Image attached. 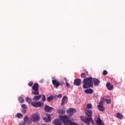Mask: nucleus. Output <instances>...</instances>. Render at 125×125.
<instances>
[{"instance_id": "f257e3e1", "label": "nucleus", "mask_w": 125, "mask_h": 125, "mask_svg": "<svg viewBox=\"0 0 125 125\" xmlns=\"http://www.w3.org/2000/svg\"><path fill=\"white\" fill-rule=\"evenodd\" d=\"M83 83V87L84 89L93 87V80L92 79H84Z\"/></svg>"}, {"instance_id": "f03ea898", "label": "nucleus", "mask_w": 125, "mask_h": 125, "mask_svg": "<svg viewBox=\"0 0 125 125\" xmlns=\"http://www.w3.org/2000/svg\"><path fill=\"white\" fill-rule=\"evenodd\" d=\"M80 119L81 121H82V122H83V123H85L86 125H90V122L92 125L94 124V121L92 120V117L87 118L84 117L83 116H81Z\"/></svg>"}, {"instance_id": "7ed1b4c3", "label": "nucleus", "mask_w": 125, "mask_h": 125, "mask_svg": "<svg viewBox=\"0 0 125 125\" xmlns=\"http://www.w3.org/2000/svg\"><path fill=\"white\" fill-rule=\"evenodd\" d=\"M32 89L33 90L32 92V94H34V95H39L40 94V92H39V84L38 83H35L33 84Z\"/></svg>"}, {"instance_id": "20e7f679", "label": "nucleus", "mask_w": 125, "mask_h": 125, "mask_svg": "<svg viewBox=\"0 0 125 125\" xmlns=\"http://www.w3.org/2000/svg\"><path fill=\"white\" fill-rule=\"evenodd\" d=\"M30 121L32 122H39L40 121V116L38 114H32L31 116Z\"/></svg>"}, {"instance_id": "39448f33", "label": "nucleus", "mask_w": 125, "mask_h": 125, "mask_svg": "<svg viewBox=\"0 0 125 125\" xmlns=\"http://www.w3.org/2000/svg\"><path fill=\"white\" fill-rule=\"evenodd\" d=\"M31 105L33 106V107H35L38 108L39 107H41L43 105V103H42L41 102H32Z\"/></svg>"}, {"instance_id": "423d86ee", "label": "nucleus", "mask_w": 125, "mask_h": 125, "mask_svg": "<svg viewBox=\"0 0 125 125\" xmlns=\"http://www.w3.org/2000/svg\"><path fill=\"white\" fill-rule=\"evenodd\" d=\"M85 114L88 116V118H92V110H87L85 108Z\"/></svg>"}, {"instance_id": "0eeeda50", "label": "nucleus", "mask_w": 125, "mask_h": 125, "mask_svg": "<svg viewBox=\"0 0 125 125\" xmlns=\"http://www.w3.org/2000/svg\"><path fill=\"white\" fill-rule=\"evenodd\" d=\"M52 83L55 88H58V87L60 86V82L56 81L55 79L52 80Z\"/></svg>"}, {"instance_id": "6e6552de", "label": "nucleus", "mask_w": 125, "mask_h": 125, "mask_svg": "<svg viewBox=\"0 0 125 125\" xmlns=\"http://www.w3.org/2000/svg\"><path fill=\"white\" fill-rule=\"evenodd\" d=\"M66 112L68 116H73V114H74V113H76V109L71 108L70 109L67 110Z\"/></svg>"}, {"instance_id": "1a4fd4ad", "label": "nucleus", "mask_w": 125, "mask_h": 125, "mask_svg": "<svg viewBox=\"0 0 125 125\" xmlns=\"http://www.w3.org/2000/svg\"><path fill=\"white\" fill-rule=\"evenodd\" d=\"M46 116L47 117L45 118H43V119L46 123H50V121H51V117H50V115L49 114H46Z\"/></svg>"}, {"instance_id": "9d476101", "label": "nucleus", "mask_w": 125, "mask_h": 125, "mask_svg": "<svg viewBox=\"0 0 125 125\" xmlns=\"http://www.w3.org/2000/svg\"><path fill=\"white\" fill-rule=\"evenodd\" d=\"M96 124L97 125H105V124H104V123H103V121H102V120H101V118H100V117L99 116L97 119Z\"/></svg>"}, {"instance_id": "9b49d317", "label": "nucleus", "mask_w": 125, "mask_h": 125, "mask_svg": "<svg viewBox=\"0 0 125 125\" xmlns=\"http://www.w3.org/2000/svg\"><path fill=\"white\" fill-rule=\"evenodd\" d=\"M81 81L80 79H76L74 80V84L77 86H80L81 85Z\"/></svg>"}, {"instance_id": "f8f14e48", "label": "nucleus", "mask_w": 125, "mask_h": 125, "mask_svg": "<svg viewBox=\"0 0 125 125\" xmlns=\"http://www.w3.org/2000/svg\"><path fill=\"white\" fill-rule=\"evenodd\" d=\"M53 109V107H50L49 106L46 105L44 107V110L46 112H48V113H50L52 111Z\"/></svg>"}, {"instance_id": "ddd939ff", "label": "nucleus", "mask_w": 125, "mask_h": 125, "mask_svg": "<svg viewBox=\"0 0 125 125\" xmlns=\"http://www.w3.org/2000/svg\"><path fill=\"white\" fill-rule=\"evenodd\" d=\"M53 123L54 125H62V122L59 119H55Z\"/></svg>"}, {"instance_id": "4468645a", "label": "nucleus", "mask_w": 125, "mask_h": 125, "mask_svg": "<svg viewBox=\"0 0 125 125\" xmlns=\"http://www.w3.org/2000/svg\"><path fill=\"white\" fill-rule=\"evenodd\" d=\"M98 109L100 111L103 112V111H105V107L103 106V104L100 103L99 105H98Z\"/></svg>"}, {"instance_id": "2eb2a0df", "label": "nucleus", "mask_w": 125, "mask_h": 125, "mask_svg": "<svg viewBox=\"0 0 125 125\" xmlns=\"http://www.w3.org/2000/svg\"><path fill=\"white\" fill-rule=\"evenodd\" d=\"M106 86L108 90H112L114 87V86L111 84L110 83H107L106 84Z\"/></svg>"}, {"instance_id": "dca6fc26", "label": "nucleus", "mask_w": 125, "mask_h": 125, "mask_svg": "<svg viewBox=\"0 0 125 125\" xmlns=\"http://www.w3.org/2000/svg\"><path fill=\"white\" fill-rule=\"evenodd\" d=\"M85 93H86L87 94H92L93 93V90L92 89H87L84 90Z\"/></svg>"}, {"instance_id": "f3484780", "label": "nucleus", "mask_w": 125, "mask_h": 125, "mask_svg": "<svg viewBox=\"0 0 125 125\" xmlns=\"http://www.w3.org/2000/svg\"><path fill=\"white\" fill-rule=\"evenodd\" d=\"M67 101H68V98L67 97H63L62 100L61 105H64V103H67Z\"/></svg>"}, {"instance_id": "a211bd4d", "label": "nucleus", "mask_w": 125, "mask_h": 125, "mask_svg": "<svg viewBox=\"0 0 125 125\" xmlns=\"http://www.w3.org/2000/svg\"><path fill=\"white\" fill-rule=\"evenodd\" d=\"M116 118H117V119H119V120H123V119H124V115H122V114L120 113H117L116 114Z\"/></svg>"}, {"instance_id": "6ab92c4d", "label": "nucleus", "mask_w": 125, "mask_h": 125, "mask_svg": "<svg viewBox=\"0 0 125 125\" xmlns=\"http://www.w3.org/2000/svg\"><path fill=\"white\" fill-rule=\"evenodd\" d=\"M24 123H25V124H30V120H29V117H28L27 116H25L24 118Z\"/></svg>"}, {"instance_id": "aec40b11", "label": "nucleus", "mask_w": 125, "mask_h": 125, "mask_svg": "<svg viewBox=\"0 0 125 125\" xmlns=\"http://www.w3.org/2000/svg\"><path fill=\"white\" fill-rule=\"evenodd\" d=\"M100 83V81L98 79H94V84L95 86Z\"/></svg>"}, {"instance_id": "412c9836", "label": "nucleus", "mask_w": 125, "mask_h": 125, "mask_svg": "<svg viewBox=\"0 0 125 125\" xmlns=\"http://www.w3.org/2000/svg\"><path fill=\"white\" fill-rule=\"evenodd\" d=\"M42 98V95H39L38 96H35L34 98H33V100H40V99Z\"/></svg>"}, {"instance_id": "4be33fe9", "label": "nucleus", "mask_w": 125, "mask_h": 125, "mask_svg": "<svg viewBox=\"0 0 125 125\" xmlns=\"http://www.w3.org/2000/svg\"><path fill=\"white\" fill-rule=\"evenodd\" d=\"M53 99H54V96H53V95H51L47 98V101L48 102H50V101H51V100H53Z\"/></svg>"}, {"instance_id": "5701e85b", "label": "nucleus", "mask_w": 125, "mask_h": 125, "mask_svg": "<svg viewBox=\"0 0 125 125\" xmlns=\"http://www.w3.org/2000/svg\"><path fill=\"white\" fill-rule=\"evenodd\" d=\"M87 74H88V73H87V71H86V74L84 73H82L81 75V78H83V79L86 78V75H87Z\"/></svg>"}, {"instance_id": "b1692460", "label": "nucleus", "mask_w": 125, "mask_h": 125, "mask_svg": "<svg viewBox=\"0 0 125 125\" xmlns=\"http://www.w3.org/2000/svg\"><path fill=\"white\" fill-rule=\"evenodd\" d=\"M16 118H18L19 119H22L23 118V115L21 113H17L16 115Z\"/></svg>"}, {"instance_id": "393cba45", "label": "nucleus", "mask_w": 125, "mask_h": 125, "mask_svg": "<svg viewBox=\"0 0 125 125\" xmlns=\"http://www.w3.org/2000/svg\"><path fill=\"white\" fill-rule=\"evenodd\" d=\"M92 108V105H91V104H88L86 105V110H87V109H91Z\"/></svg>"}, {"instance_id": "a878e982", "label": "nucleus", "mask_w": 125, "mask_h": 125, "mask_svg": "<svg viewBox=\"0 0 125 125\" xmlns=\"http://www.w3.org/2000/svg\"><path fill=\"white\" fill-rule=\"evenodd\" d=\"M19 101L20 103H24V99L21 97L19 98Z\"/></svg>"}, {"instance_id": "bb28decb", "label": "nucleus", "mask_w": 125, "mask_h": 125, "mask_svg": "<svg viewBox=\"0 0 125 125\" xmlns=\"http://www.w3.org/2000/svg\"><path fill=\"white\" fill-rule=\"evenodd\" d=\"M26 102H28V103H29V104H30V103H32V99L29 98V97H27L26 98Z\"/></svg>"}, {"instance_id": "cd10ccee", "label": "nucleus", "mask_w": 125, "mask_h": 125, "mask_svg": "<svg viewBox=\"0 0 125 125\" xmlns=\"http://www.w3.org/2000/svg\"><path fill=\"white\" fill-rule=\"evenodd\" d=\"M58 113H59V114H61L62 115H63V114H64L65 111L63 110H60L58 111Z\"/></svg>"}, {"instance_id": "c85d7f7f", "label": "nucleus", "mask_w": 125, "mask_h": 125, "mask_svg": "<svg viewBox=\"0 0 125 125\" xmlns=\"http://www.w3.org/2000/svg\"><path fill=\"white\" fill-rule=\"evenodd\" d=\"M103 75H104V76H106V75H108V71H107L106 70H104L103 72Z\"/></svg>"}, {"instance_id": "c756f323", "label": "nucleus", "mask_w": 125, "mask_h": 125, "mask_svg": "<svg viewBox=\"0 0 125 125\" xmlns=\"http://www.w3.org/2000/svg\"><path fill=\"white\" fill-rule=\"evenodd\" d=\"M105 102H106L107 104H109L111 103V99H105Z\"/></svg>"}, {"instance_id": "7c9ffc66", "label": "nucleus", "mask_w": 125, "mask_h": 125, "mask_svg": "<svg viewBox=\"0 0 125 125\" xmlns=\"http://www.w3.org/2000/svg\"><path fill=\"white\" fill-rule=\"evenodd\" d=\"M21 108H22V109H27V105L25 104H23L21 105Z\"/></svg>"}, {"instance_id": "2f4dec72", "label": "nucleus", "mask_w": 125, "mask_h": 125, "mask_svg": "<svg viewBox=\"0 0 125 125\" xmlns=\"http://www.w3.org/2000/svg\"><path fill=\"white\" fill-rule=\"evenodd\" d=\"M42 101L43 102H44V101H45V100H46L45 96H44V95H42Z\"/></svg>"}, {"instance_id": "473e14b6", "label": "nucleus", "mask_w": 125, "mask_h": 125, "mask_svg": "<svg viewBox=\"0 0 125 125\" xmlns=\"http://www.w3.org/2000/svg\"><path fill=\"white\" fill-rule=\"evenodd\" d=\"M65 85L67 87H71V85L67 82H65Z\"/></svg>"}, {"instance_id": "72a5a7b5", "label": "nucleus", "mask_w": 125, "mask_h": 125, "mask_svg": "<svg viewBox=\"0 0 125 125\" xmlns=\"http://www.w3.org/2000/svg\"><path fill=\"white\" fill-rule=\"evenodd\" d=\"M33 84H34V83L33 82H30L28 83L29 86H33Z\"/></svg>"}, {"instance_id": "f704fd0d", "label": "nucleus", "mask_w": 125, "mask_h": 125, "mask_svg": "<svg viewBox=\"0 0 125 125\" xmlns=\"http://www.w3.org/2000/svg\"><path fill=\"white\" fill-rule=\"evenodd\" d=\"M58 98H61L62 97V94H59L57 96Z\"/></svg>"}, {"instance_id": "c9c22d12", "label": "nucleus", "mask_w": 125, "mask_h": 125, "mask_svg": "<svg viewBox=\"0 0 125 125\" xmlns=\"http://www.w3.org/2000/svg\"><path fill=\"white\" fill-rule=\"evenodd\" d=\"M60 85H61L62 86L64 85V83L63 82L60 83Z\"/></svg>"}, {"instance_id": "e433bc0d", "label": "nucleus", "mask_w": 125, "mask_h": 125, "mask_svg": "<svg viewBox=\"0 0 125 125\" xmlns=\"http://www.w3.org/2000/svg\"><path fill=\"white\" fill-rule=\"evenodd\" d=\"M19 125H25V123H21Z\"/></svg>"}, {"instance_id": "4c0bfd02", "label": "nucleus", "mask_w": 125, "mask_h": 125, "mask_svg": "<svg viewBox=\"0 0 125 125\" xmlns=\"http://www.w3.org/2000/svg\"><path fill=\"white\" fill-rule=\"evenodd\" d=\"M86 79H92V77H87Z\"/></svg>"}, {"instance_id": "58836bf2", "label": "nucleus", "mask_w": 125, "mask_h": 125, "mask_svg": "<svg viewBox=\"0 0 125 125\" xmlns=\"http://www.w3.org/2000/svg\"><path fill=\"white\" fill-rule=\"evenodd\" d=\"M23 113H26V110H23Z\"/></svg>"}, {"instance_id": "ea45409f", "label": "nucleus", "mask_w": 125, "mask_h": 125, "mask_svg": "<svg viewBox=\"0 0 125 125\" xmlns=\"http://www.w3.org/2000/svg\"><path fill=\"white\" fill-rule=\"evenodd\" d=\"M52 79H55V77H53V78H52Z\"/></svg>"}]
</instances>
